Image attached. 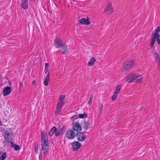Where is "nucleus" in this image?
<instances>
[{
    "instance_id": "393cba45",
    "label": "nucleus",
    "mask_w": 160,
    "mask_h": 160,
    "mask_svg": "<svg viewBox=\"0 0 160 160\" xmlns=\"http://www.w3.org/2000/svg\"><path fill=\"white\" fill-rule=\"evenodd\" d=\"M155 42V39L154 38V37H153V36H152L151 39V41L150 42V47L151 48H152L154 45V44Z\"/></svg>"
},
{
    "instance_id": "b1692460",
    "label": "nucleus",
    "mask_w": 160,
    "mask_h": 160,
    "mask_svg": "<svg viewBox=\"0 0 160 160\" xmlns=\"http://www.w3.org/2000/svg\"><path fill=\"white\" fill-rule=\"evenodd\" d=\"M153 57H154L157 62L160 61V57L159 56L157 52H154V54L153 55Z\"/></svg>"
},
{
    "instance_id": "7c9ffc66",
    "label": "nucleus",
    "mask_w": 160,
    "mask_h": 160,
    "mask_svg": "<svg viewBox=\"0 0 160 160\" xmlns=\"http://www.w3.org/2000/svg\"><path fill=\"white\" fill-rule=\"evenodd\" d=\"M118 93L114 92L112 96V101L115 100L116 99L118 96Z\"/></svg>"
},
{
    "instance_id": "f3484780",
    "label": "nucleus",
    "mask_w": 160,
    "mask_h": 160,
    "mask_svg": "<svg viewBox=\"0 0 160 160\" xmlns=\"http://www.w3.org/2000/svg\"><path fill=\"white\" fill-rule=\"evenodd\" d=\"M160 31V27L159 26L158 27V28H157L155 32H153L152 33V36H153V37H156L157 36L158 38V37H159V35L158 33Z\"/></svg>"
},
{
    "instance_id": "2f4dec72",
    "label": "nucleus",
    "mask_w": 160,
    "mask_h": 160,
    "mask_svg": "<svg viewBox=\"0 0 160 160\" xmlns=\"http://www.w3.org/2000/svg\"><path fill=\"white\" fill-rule=\"evenodd\" d=\"M78 118V116L77 115H74L71 118V119L73 121Z\"/></svg>"
},
{
    "instance_id": "ddd939ff",
    "label": "nucleus",
    "mask_w": 160,
    "mask_h": 160,
    "mask_svg": "<svg viewBox=\"0 0 160 160\" xmlns=\"http://www.w3.org/2000/svg\"><path fill=\"white\" fill-rule=\"evenodd\" d=\"M12 88L10 87H7L3 90V93L4 96L9 95L11 92Z\"/></svg>"
},
{
    "instance_id": "4be33fe9",
    "label": "nucleus",
    "mask_w": 160,
    "mask_h": 160,
    "mask_svg": "<svg viewBox=\"0 0 160 160\" xmlns=\"http://www.w3.org/2000/svg\"><path fill=\"white\" fill-rule=\"evenodd\" d=\"M6 157V153L2 152H0V160H4Z\"/></svg>"
},
{
    "instance_id": "f8f14e48",
    "label": "nucleus",
    "mask_w": 160,
    "mask_h": 160,
    "mask_svg": "<svg viewBox=\"0 0 160 160\" xmlns=\"http://www.w3.org/2000/svg\"><path fill=\"white\" fill-rule=\"evenodd\" d=\"M134 73L130 74L128 75L126 78V81L129 82H133Z\"/></svg>"
},
{
    "instance_id": "c9c22d12",
    "label": "nucleus",
    "mask_w": 160,
    "mask_h": 160,
    "mask_svg": "<svg viewBox=\"0 0 160 160\" xmlns=\"http://www.w3.org/2000/svg\"><path fill=\"white\" fill-rule=\"evenodd\" d=\"M93 96L91 95L90 97V98L89 100L88 103L89 105H91L92 102V98Z\"/></svg>"
},
{
    "instance_id": "bb28decb",
    "label": "nucleus",
    "mask_w": 160,
    "mask_h": 160,
    "mask_svg": "<svg viewBox=\"0 0 160 160\" xmlns=\"http://www.w3.org/2000/svg\"><path fill=\"white\" fill-rule=\"evenodd\" d=\"M48 138H41L42 144H48Z\"/></svg>"
},
{
    "instance_id": "79ce46f5",
    "label": "nucleus",
    "mask_w": 160,
    "mask_h": 160,
    "mask_svg": "<svg viewBox=\"0 0 160 160\" xmlns=\"http://www.w3.org/2000/svg\"><path fill=\"white\" fill-rule=\"evenodd\" d=\"M2 125V123L0 121V125Z\"/></svg>"
},
{
    "instance_id": "6e6552de",
    "label": "nucleus",
    "mask_w": 160,
    "mask_h": 160,
    "mask_svg": "<svg viewBox=\"0 0 160 160\" xmlns=\"http://www.w3.org/2000/svg\"><path fill=\"white\" fill-rule=\"evenodd\" d=\"M142 81V78L141 75L136 73H134L133 82H141Z\"/></svg>"
},
{
    "instance_id": "1a4fd4ad",
    "label": "nucleus",
    "mask_w": 160,
    "mask_h": 160,
    "mask_svg": "<svg viewBox=\"0 0 160 160\" xmlns=\"http://www.w3.org/2000/svg\"><path fill=\"white\" fill-rule=\"evenodd\" d=\"M82 144L78 142L75 141L72 143V146L73 150L74 151H77L78 148H80Z\"/></svg>"
},
{
    "instance_id": "e433bc0d",
    "label": "nucleus",
    "mask_w": 160,
    "mask_h": 160,
    "mask_svg": "<svg viewBox=\"0 0 160 160\" xmlns=\"http://www.w3.org/2000/svg\"><path fill=\"white\" fill-rule=\"evenodd\" d=\"M34 147L35 150V151L36 152H37V151L38 150V146L37 145H36V144L35 145Z\"/></svg>"
},
{
    "instance_id": "a19ab883",
    "label": "nucleus",
    "mask_w": 160,
    "mask_h": 160,
    "mask_svg": "<svg viewBox=\"0 0 160 160\" xmlns=\"http://www.w3.org/2000/svg\"><path fill=\"white\" fill-rule=\"evenodd\" d=\"M45 73L46 74L48 71V68H45Z\"/></svg>"
},
{
    "instance_id": "39448f33",
    "label": "nucleus",
    "mask_w": 160,
    "mask_h": 160,
    "mask_svg": "<svg viewBox=\"0 0 160 160\" xmlns=\"http://www.w3.org/2000/svg\"><path fill=\"white\" fill-rule=\"evenodd\" d=\"M72 129L75 131H79L82 130V128L80 125L78 121L73 122L72 124Z\"/></svg>"
},
{
    "instance_id": "6ab92c4d",
    "label": "nucleus",
    "mask_w": 160,
    "mask_h": 160,
    "mask_svg": "<svg viewBox=\"0 0 160 160\" xmlns=\"http://www.w3.org/2000/svg\"><path fill=\"white\" fill-rule=\"evenodd\" d=\"M96 61V59L94 57H92L88 61V65L89 66H92Z\"/></svg>"
},
{
    "instance_id": "9d476101",
    "label": "nucleus",
    "mask_w": 160,
    "mask_h": 160,
    "mask_svg": "<svg viewBox=\"0 0 160 160\" xmlns=\"http://www.w3.org/2000/svg\"><path fill=\"white\" fill-rule=\"evenodd\" d=\"M42 149L43 151V153L45 154L48 153L49 151L48 144H42Z\"/></svg>"
},
{
    "instance_id": "423d86ee",
    "label": "nucleus",
    "mask_w": 160,
    "mask_h": 160,
    "mask_svg": "<svg viewBox=\"0 0 160 160\" xmlns=\"http://www.w3.org/2000/svg\"><path fill=\"white\" fill-rule=\"evenodd\" d=\"M54 45L57 48H59L60 46L62 47L64 44L62 42L61 40L58 38H55L54 41Z\"/></svg>"
},
{
    "instance_id": "f704fd0d",
    "label": "nucleus",
    "mask_w": 160,
    "mask_h": 160,
    "mask_svg": "<svg viewBox=\"0 0 160 160\" xmlns=\"http://www.w3.org/2000/svg\"><path fill=\"white\" fill-rule=\"evenodd\" d=\"M23 86V82H22L20 81L19 82V89L20 90L22 88Z\"/></svg>"
},
{
    "instance_id": "4468645a",
    "label": "nucleus",
    "mask_w": 160,
    "mask_h": 160,
    "mask_svg": "<svg viewBox=\"0 0 160 160\" xmlns=\"http://www.w3.org/2000/svg\"><path fill=\"white\" fill-rule=\"evenodd\" d=\"M82 126L83 128L85 130H86L89 128L90 125L89 123L86 122L84 120H83L82 121Z\"/></svg>"
},
{
    "instance_id": "20e7f679",
    "label": "nucleus",
    "mask_w": 160,
    "mask_h": 160,
    "mask_svg": "<svg viewBox=\"0 0 160 160\" xmlns=\"http://www.w3.org/2000/svg\"><path fill=\"white\" fill-rule=\"evenodd\" d=\"M84 133L85 132H78L77 133L76 136L78 141H84L85 140L86 136Z\"/></svg>"
},
{
    "instance_id": "a878e982",
    "label": "nucleus",
    "mask_w": 160,
    "mask_h": 160,
    "mask_svg": "<svg viewBox=\"0 0 160 160\" xmlns=\"http://www.w3.org/2000/svg\"><path fill=\"white\" fill-rule=\"evenodd\" d=\"M63 48L61 50V52L63 54L67 53L68 52V50L67 47L66 46H65L64 45L62 46Z\"/></svg>"
},
{
    "instance_id": "c756f323",
    "label": "nucleus",
    "mask_w": 160,
    "mask_h": 160,
    "mask_svg": "<svg viewBox=\"0 0 160 160\" xmlns=\"http://www.w3.org/2000/svg\"><path fill=\"white\" fill-rule=\"evenodd\" d=\"M79 118H84L87 117V115L85 113H82L78 114Z\"/></svg>"
},
{
    "instance_id": "2eb2a0df",
    "label": "nucleus",
    "mask_w": 160,
    "mask_h": 160,
    "mask_svg": "<svg viewBox=\"0 0 160 160\" xmlns=\"http://www.w3.org/2000/svg\"><path fill=\"white\" fill-rule=\"evenodd\" d=\"M65 96L64 95H62L59 98V101L57 104H59L62 106H63L64 103L63 101L65 99Z\"/></svg>"
},
{
    "instance_id": "72a5a7b5",
    "label": "nucleus",
    "mask_w": 160,
    "mask_h": 160,
    "mask_svg": "<svg viewBox=\"0 0 160 160\" xmlns=\"http://www.w3.org/2000/svg\"><path fill=\"white\" fill-rule=\"evenodd\" d=\"M154 37L155 39H156L157 42L158 44H160V40L159 39V37H158V38L157 36L156 37Z\"/></svg>"
},
{
    "instance_id": "58836bf2",
    "label": "nucleus",
    "mask_w": 160,
    "mask_h": 160,
    "mask_svg": "<svg viewBox=\"0 0 160 160\" xmlns=\"http://www.w3.org/2000/svg\"><path fill=\"white\" fill-rule=\"evenodd\" d=\"M49 66V64L48 63H46L45 64V68H48Z\"/></svg>"
},
{
    "instance_id": "dca6fc26",
    "label": "nucleus",
    "mask_w": 160,
    "mask_h": 160,
    "mask_svg": "<svg viewBox=\"0 0 160 160\" xmlns=\"http://www.w3.org/2000/svg\"><path fill=\"white\" fill-rule=\"evenodd\" d=\"M21 5L22 8L26 9L28 8V3L27 0H22Z\"/></svg>"
},
{
    "instance_id": "a211bd4d",
    "label": "nucleus",
    "mask_w": 160,
    "mask_h": 160,
    "mask_svg": "<svg viewBox=\"0 0 160 160\" xmlns=\"http://www.w3.org/2000/svg\"><path fill=\"white\" fill-rule=\"evenodd\" d=\"M62 106H61L59 104H57L55 111L56 115H58L59 114L61 110V109Z\"/></svg>"
},
{
    "instance_id": "f257e3e1",
    "label": "nucleus",
    "mask_w": 160,
    "mask_h": 160,
    "mask_svg": "<svg viewBox=\"0 0 160 160\" xmlns=\"http://www.w3.org/2000/svg\"><path fill=\"white\" fill-rule=\"evenodd\" d=\"M134 65L133 61L132 60L125 62L122 65V74H125L127 71L131 69Z\"/></svg>"
},
{
    "instance_id": "473e14b6",
    "label": "nucleus",
    "mask_w": 160,
    "mask_h": 160,
    "mask_svg": "<svg viewBox=\"0 0 160 160\" xmlns=\"http://www.w3.org/2000/svg\"><path fill=\"white\" fill-rule=\"evenodd\" d=\"M55 136L56 137H58L59 135V132L58 130L56 129L55 132H54Z\"/></svg>"
},
{
    "instance_id": "4c0bfd02",
    "label": "nucleus",
    "mask_w": 160,
    "mask_h": 160,
    "mask_svg": "<svg viewBox=\"0 0 160 160\" xmlns=\"http://www.w3.org/2000/svg\"><path fill=\"white\" fill-rule=\"evenodd\" d=\"M36 84V81L34 80L32 82V85H35Z\"/></svg>"
},
{
    "instance_id": "9b49d317",
    "label": "nucleus",
    "mask_w": 160,
    "mask_h": 160,
    "mask_svg": "<svg viewBox=\"0 0 160 160\" xmlns=\"http://www.w3.org/2000/svg\"><path fill=\"white\" fill-rule=\"evenodd\" d=\"M79 23L83 25H89L90 22L88 19H86L84 18H82L78 21Z\"/></svg>"
},
{
    "instance_id": "5701e85b",
    "label": "nucleus",
    "mask_w": 160,
    "mask_h": 160,
    "mask_svg": "<svg viewBox=\"0 0 160 160\" xmlns=\"http://www.w3.org/2000/svg\"><path fill=\"white\" fill-rule=\"evenodd\" d=\"M56 128L55 127H53L48 132V135L50 136H52L55 132Z\"/></svg>"
},
{
    "instance_id": "412c9836",
    "label": "nucleus",
    "mask_w": 160,
    "mask_h": 160,
    "mask_svg": "<svg viewBox=\"0 0 160 160\" xmlns=\"http://www.w3.org/2000/svg\"><path fill=\"white\" fill-rule=\"evenodd\" d=\"M11 146L14 148L16 150H18L20 149V147L17 144H14L12 142H11Z\"/></svg>"
},
{
    "instance_id": "ea45409f",
    "label": "nucleus",
    "mask_w": 160,
    "mask_h": 160,
    "mask_svg": "<svg viewBox=\"0 0 160 160\" xmlns=\"http://www.w3.org/2000/svg\"><path fill=\"white\" fill-rule=\"evenodd\" d=\"M103 105H101V107H100V113H101V112H102V109L103 108Z\"/></svg>"
},
{
    "instance_id": "7ed1b4c3",
    "label": "nucleus",
    "mask_w": 160,
    "mask_h": 160,
    "mask_svg": "<svg viewBox=\"0 0 160 160\" xmlns=\"http://www.w3.org/2000/svg\"><path fill=\"white\" fill-rule=\"evenodd\" d=\"M112 12L113 9L112 7V4L109 2L106 6L105 9V13L106 15H108L111 14Z\"/></svg>"
},
{
    "instance_id": "cd10ccee",
    "label": "nucleus",
    "mask_w": 160,
    "mask_h": 160,
    "mask_svg": "<svg viewBox=\"0 0 160 160\" xmlns=\"http://www.w3.org/2000/svg\"><path fill=\"white\" fill-rule=\"evenodd\" d=\"M121 87L120 85L118 86L115 88V92L118 94L120 90H121Z\"/></svg>"
},
{
    "instance_id": "aec40b11",
    "label": "nucleus",
    "mask_w": 160,
    "mask_h": 160,
    "mask_svg": "<svg viewBox=\"0 0 160 160\" xmlns=\"http://www.w3.org/2000/svg\"><path fill=\"white\" fill-rule=\"evenodd\" d=\"M49 82V73H48L46 76L45 80L44 81V84L45 86H47Z\"/></svg>"
},
{
    "instance_id": "f03ea898",
    "label": "nucleus",
    "mask_w": 160,
    "mask_h": 160,
    "mask_svg": "<svg viewBox=\"0 0 160 160\" xmlns=\"http://www.w3.org/2000/svg\"><path fill=\"white\" fill-rule=\"evenodd\" d=\"M5 139L6 141H8L10 139L11 136L12 135L13 132L10 128H7L4 131Z\"/></svg>"
},
{
    "instance_id": "c85d7f7f",
    "label": "nucleus",
    "mask_w": 160,
    "mask_h": 160,
    "mask_svg": "<svg viewBox=\"0 0 160 160\" xmlns=\"http://www.w3.org/2000/svg\"><path fill=\"white\" fill-rule=\"evenodd\" d=\"M41 135L42 136L41 138H47V134L46 132L43 131H42L41 132Z\"/></svg>"
},
{
    "instance_id": "0eeeda50",
    "label": "nucleus",
    "mask_w": 160,
    "mask_h": 160,
    "mask_svg": "<svg viewBox=\"0 0 160 160\" xmlns=\"http://www.w3.org/2000/svg\"><path fill=\"white\" fill-rule=\"evenodd\" d=\"M66 135L67 138L72 139L75 137L76 134L72 130H68L67 132Z\"/></svg>"
}]
</instances>
